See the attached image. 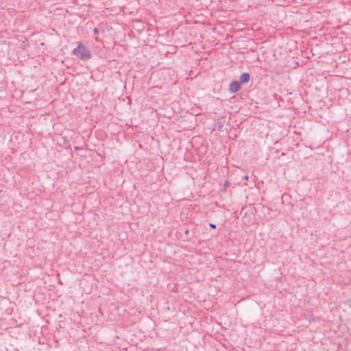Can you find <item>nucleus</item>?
Here are the masks:
<instances>
[{"label": "nucleus", "instance_id": "obj_1", "mask_svg": "<svg viewBox=\"0 0 351 351\" xmlns=\"http://www.w3.org/2000/svg\"><path fill=\"white\" fill-rule=\"evenodd\" d=\"M72 53L81 60H89L91 58L90 51L81 43L73 50Z\"/></svg>", "mask_w": 351, "mask_h": 351}, {"label": "nucleus", "instance_id": "obj_2", "mask_svg": "<svg viewBox=\"0 0 351 351\" xmlns=\"http://www.w3.org/2000/svg\"><path fill=\"white\" fill-rule=\"evenodd\" d=\"M241 88L240 83L237 81L232 82L230 84L229 90L231 93H237Z\"/></svg>", "mask_w": 351, "mask_h": 351}, {"label": "nucleus", "instance_id": "obj_3", "mask_svg": "<svg viewBox=\"0 0 351 351\" xmlns=\"http://www.w3.org/2000/svg\"><path fill=\"white\" fill-rule=\"evenodd\" d=\"M240 82L242 84L247 83L250 81V74L247 73H242L240 76Z\"/></svg>", "mask_w": 351, "mask_h": 351}, {"label": "nucleus", "instance_id": "obj_4", "mask_svg": "<svg viewBox=\"0 0 351 351\" xmlns=\"http://www.w3.org/2000/svg\"><path fill=\"white\" fill-rule=\"evenodd\" d=\"M93 32H94V34H97L99 33L98 29L97 28H94Z\"/></svg>", "mask_w": 351, "mask_h": 351}, {"label": "nucleus", "instance_id": "obj_5", "mask_svg": "<svg viewBox=\"0 0 351 351\" xmlns=\"http://www.w3.org/2000/svg\"><path fill=\"white\" fill-rule=\"evenodd\" d=\"M209 226L213 228H216V225L214 224V223H210Z\"/></svg>", "mask_w": 351, "mask_h": 351}, {"label": "nucleus", "instance_id": "obj_6", "mask_svg": "<svg viewBox=\"0 0 351 351\" xmlns=\"http://www.w3.org/2000/svg\"><path fill=\"white\" fill-rule=\"evenodd\" d=\"M243 178H244L245 180H248V176H245L243 177Z\"/></svg>", "mask_w": 351, "mask_h": 351}]
</instances>
